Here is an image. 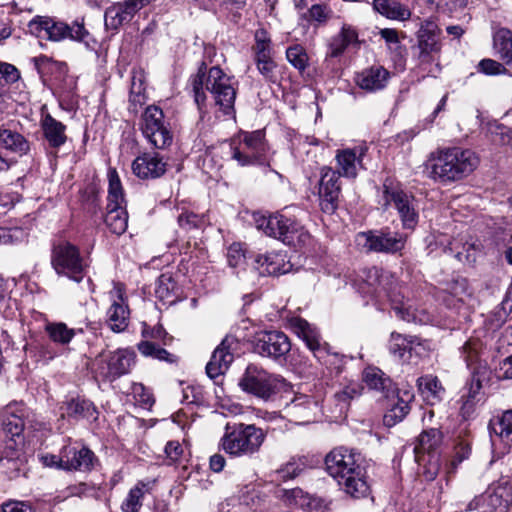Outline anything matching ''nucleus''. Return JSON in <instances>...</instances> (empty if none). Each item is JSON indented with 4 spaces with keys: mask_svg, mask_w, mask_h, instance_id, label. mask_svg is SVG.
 <instances>
[{
    "mask_svg": "<svg viewBox=\"0 0 512 512\" xmlns=\"http://www.w3.org/2000/svg\"><path fill=\"white\" fill-rule=\"evenodd\" d=\"M189 81L194 101L200 109L206 102L207 91L224 115L235 116L234 104L237 91L232 83V77L228 76L219 66L211 67L206 72V65L203 62Z\"/></svg>",
    "mask_w": 512,
    "mask_h": 512,
    "instance_id": "1",
    "label": "nucleus"
},
{
    "mask_svg": "<svg viewBox=\"0 0 512 512\" xmlns=\"http://www.w3.org/2000/svg\"><path fill=\"white\" fill-rule=\"evenodd\" d=\"M326 471L345 492L354 498H363L369 494V485L363 478L362 469L357 464L355 454L345 447H337L325 457Z\"/></svg>",
    "mask_w": 512,
    "mask_h": 512,
    "instance_id": "2",
    "label": "nucleus"
},
{
    "mask_svg": "<svg viewBox=\"0 0 512 512\" xmlns=\"http://www.w3.org/2000/svg\"><path fill=\"white\" fill-rule=\"evenodd\" d=\"M477 165L478 158L474 152L454 147L431 156L425 164V169L430 178L447 183L466 177Z\"/></svg>",
    "mask_w": 512,
    "mask_h": 512,
    "instance_id": "3",
    "label": "nucleus"
},
{
    "mask_svg": "<svg viewBox=\"0 0 512 512\" xmlns=\"http://www.w3.org/2000/svg\"><path fill=\"white\" fill-rule=\"evenodd\" d=\"M27 28L31 35L52 42L70 40L84 43L87 47L91 41L95 43L83 19L69 24L56 17L37 15L28 22Z\"/></svg>",
    "mask_w": 512,
    "mask_h": 512,
    "instance_id": "4",
    "label": "nucleus"
},
{
    "mask_svg": "<svg viewBox=\"0 0 512 512\" xmlns=\"http://www.w3.org/2000/svg\"><path fill=\"white\" fill-rule=\"evenodd\" d=\"M442 30L438 24L425 19L416 32V44L412 47L418 66L428 76L437 77L441 72Z\"/></svg>",
    "mask_w": 512,
    "mask_h": 512,
    "instance_id": "5",
    "label": "nucleus"
},
{
    "mask_svg": "<svg viewBox=\"0 0 512 512\" xmlns=\"http://www.w3.org/2000/svg\"><path fill=\"white\" fill-rule=\"evenodd\" d=\"M265 438L266 432L254 424L228 423L220 448L234 458L252 457L260 451Z\"/></svg>",
    "mask_w": 512,
    "mask_h": 512,
    "instance_id": "6",
    "label": "nucleus"
},
{
    "mask_svg": "<svg viewBox=\"0 0 512 512\" xmlns=\"http://www.w3.org/2000/svg\"><path fill=\"white\" fill-rule=\"evenodd\" d=\"M256 228L271 238L277 239L289 246H296L309 238V233L300 222L283 212L269 214L254 213Z\"/></svg>",
    "mask_w": 512,
    "mask_h": 512,
    "instance_id": "7",
    "label": "nucleus"
},
{
    "mask_svg": "<svg viewBox=\"0 0 512 512\" xmlns=\"http://www.w3.org/2000/svg\"><path fill=\"white\" fill-rule=\"evenodd\" d=\"M268 144L263 130L240 131L230 143L231 159L239 166H266Z\"/></svg>",
    "mask_w": 512,
    "mask_h": 512,
    "instance_id": "8",
    "label": "nucleus"
},
{
    "mask_svg": "<svg viewBox=\"0 0 512 512\" xmlns=\"http://www.w3.org/2000/svg\"><path fill=\"white\" fill-rule=\"evenodd\" d=\"M135 358V352L128 348L101 352L91 362V372L97 380L113 382L130 373L135 364Z\"/></svg>",
    "mask_w": 512,
    "mask_h": 512,
    "instance_id": "9",
    "label": "nucleus"
},
{
    "mask_svg": "<svg viewBox=\"0 0 512 512\" xmlns=\"http://www.w3.org/2000/svg\"><path fill=\"white\" fill-rule=\"evenodd\" d=\"M241 389L262 400L272 399L287 386L286 380L277 374H271L256 364H249L239 380Z\"/></svg>",
    "mask_w": 512,
    "mask_h": 512,
    "instance_id": "10",
    "label": "nucleus"
},
{
    "mask_svg": "<svg viewBox=\"0 0 512 512\" xmlns=\"http://www.w3.org/2000/svg\"><path fill=\"white\" fill-rule=\"evenodd\" d=\"M51 266L59 276H65L76 283H80L86 275L87 265L79 248L66 240L53 242Z\"/></svg>",
    "mask_w": 512,
    "mask_h": 512,
    "instance_id": "11",
    "label": "nucleus"
},
{
    "mask_svg": "<svg viewBox=\"0 0 512 512\" xmlns=\"http://www.w3.org/2000/svg\"><path fill=\"white\" fill-rule=\"evenodd\" d=\"M383 206L397 210L402 226L414 229L419 221V203L415 196L400 187L383 185Z\"/></svg>",
    "mask_w": 512,
    "mask_h": 512,
    "instance_id": "12",
    "label": "nucleus"
},
{
    "mask_svg": "<svg viewBox=\"0 0 512 512\" xmlns=\"http://www.w3.org/2000/svg\"><path fill=\"white\" fill-rule=\"evenodd\" d=\"M406 239L389 229L369 230L356 235V243L367 252L395 254L405 247Z\"/></svg>",
    "mask_w": 512,
    "mask_h": 512,
    "instance_id": "13",
    "label": "nucleus"
},
{
    "mask_svg": "<svg viewBox=\"0 0 512 512\" xmlns=\"http://www.w3.org/2000/svg\"><path fill=\"white\" fill-rule=\"evenodd\" d=\"M317 196L322 212L333 214L339 207L341 197V182L338 172L329 166L320 168V178L317 183Z\"/></svg>",
    "mask_w": 512,
    "mask_h": 512,
    "instance_id": "14",
    "label": "nucleus"
},
{
    "mask_svg": "<svg viewBox=\"0 0 512 512\" xmlns=\"http://www.w3.org/2000/svg\"><path fill=\"white\" fill-rule=\"evenodd\" d=\"M254 350L263 357L282 363L286 361L291 350V342L282 331H265L257 337Z\"/></svg>",
    "mask_w": 512,
    "mask_h": 512,
    "instance_id": "15",
    "label": "nucleus"
},
{
    "mask_svg": "<svg viewBox=\"0 0 512 512\" xmlns=\"http://www.w3.org/2000/svg\"><path fill=\"white\" fill-rule=\"evenodd\" d=\"M429 350V341L416 335L392 332L389 339L390 353L402 360L409 361L412 356L421 357Z\"/></svg>",
    "mask_w": 512,
    "mask_h": 512,
    "instance_id": "16",
    "label": "nucleus"
},
{
    "mask_svg": "<svg viewBox=\"0 0 512 512\" xmlns=\"http://www.w3.org/2000/svg\"><path fill=\"white\" fill-rule=\"evenodd\" d=\"M153 0H125L113 4L105 10V27L118 31L119 28L132 20L134 15Z\"/></svg>",
    "mask_w": 512,
    "mask_h": 512,
    "instance_id": "17",
    "label": "nucleus"
},
{
    "mask_svg": "<svg viewBox=\"0 0 512 512\" xmlns=\"http://www.w3.org/2000/svg\"><path fill=\"white\" fill-rule=\"evenodd\" d=\"M319 410L318 401L306 394H295L284 406L286 415L298 424L314 421Z\"/></svg>",
    "mask_w": 512,
    "mask_h": 512,
    "instance_id": "18",
    "label": "nucleus"
},
{
    "mask_svg": "<svg viewBox=\"0 0 512 512\" xmlns=\"http://www.w3.org/2000/svg\"><path fill=\"white\" fill-rule=\"evenodd\" d=\"M132 171L139 179H157L167 171V162L158 152H144L132 162Z\"/></svg>",
    "mask_w": 512,
    "mask_h": 512,
    "instance_id": "19",
    "label": "nucleus"
},
{
    "mask_svg": "<svg viewBox=\"0 0 512 512\" xmlns=\"http://www.w3.org/2000/svg\"><path fill=\"white\" fill-rule=\"evenodd\" d=\"M65 471H91L98 459L86 446L65 445L61 449Z\"/></svg>",
    "mask_w": 512,
    "mask_h": 512,
    "instance_id": "20",
    "label": "nucleus"
},
{
    "mask_svg": "<svg viewBox=\"0 0 512 512\" xmlns=\"http://www.w3.org/2000/svg\"><path fill=\"white\" fill-rule=\"evenodd\" d=\"M366 152V146L337 150L335 155L337 169L335 172H338L339 177L355 179L358 175V170L363 168L362 162Z\"/></svg>",
    "mask_w": 512,
    "mask_h": 512,
    "instance_id": "21",
    "label": "nucleus"
},
{
    "mask_svg": "<svg viewBox=\"0 0 512 512\" xmlns=\"http://www.w3.org/2000/svg\"><path fill=\"white\" fill-rule=\"evenodd\" d=\"M232 344H234V338L226 336L215 348L206 365V373L209 378L215 379L229 369L234 360V355L231 352Z\"/></svg>",
    "mask_w": 512,
    "mask_h": 512,
    "instance_id": "22",
    "label": "nucleus"
},
{
    "mask_svg": "<svg viewBox=\"0 0 512 512\" xmlns=\"http://www.w3.org/2000/svg\"><path fill=\"white\" fill-rule=\"evenodd\" d=\"M314 357L323 366L322 379L325 380L327 384L337 380L344 372L347 356L332 351L330 345L318 351L317 355Z\"/></svg>",
    "mask_w": 512,
    "mask_h": 512,
    "instance_id": "23",
    "label": "nucleus"
},
{
    "mask_svg": "<svg viewBox=\"0 0 512 512\" xmlns=\"http://www.w3.org/2000/svg\"><path fill=\"white\" fill-rule=\"evenodd\" d=\"M390 73L382 66H372L363 69L355 75V82L359 88L366 92H377L387 86Z\"/></svg>",
    "mask_w": 512,
    "mask_h": 512,
    "instance_id": "24",
    "label": "nucleus"
},
{
    "mask_svg": "<svg viewBox=\"0 0 512 512\" xmlns=\"http://www.w3.org/2000/svg\"><path fill=\"white\" fill-rule=\"evenodd\" d=\"M26 408L22 403L7 405L2 412V429L5 437L23 436Z\"/></svg>",
    "mask_w": 512,
    "mask_h": 512,
    "instance_id": "25",
    "label": "nucleus"
},
{
    "mask_svg": "<svg viewBox=\"0 0 512 512\" xmlns=\"http://www.w3.org/2000/svg\"><path fill=\"white\" fill-rule=\"evenodd\" d=\"M40 128L44 139L51 149L58 150L68 140L66 135V125L56 120L51 114H42Z\"/></svg>",
    "mask_w": 512,
    "mask_h": 512,
    "instance_id": "26",
    "label": "nucleus"
},
{
    "mask_svg": "<svg viewBox=\"0 0 512 512\" xmlns=\"http://www.w3.org/2000/svg\"><path fill=\"white\" fill-rule=\"evenodd\" d=\"M292 265L285 261V255L280 253L257 254L254 258V268L261 276H277L289 272Z\"/></svg>",
    "mask_w": 512,
    "mask_h": 512,
    "instance_id": "27",
    "label": "nucleus"
},
{
    "mask_svg": "<svg viewBox=\"0 0 512 512\" xmlns=\"http://www.w3.org/2000/svg\"><path fill=\"white\" fill-rule=\"evenodd\" d=\"M363 381L369 389L380 393L383 398L394 396L397 388L392 379L377 367L364 370Z\"/></svg>",
    "mask_w": 512,
    "mask_h": 512,
    "instance_id": "28",
    "label": "nucleus"
},
{
    "mask_svg": "<svg viewBox=\"0 0 512 512\" xmlns=\"http://www.w3.org/2000/svg\"><path fill=\"white\" fill-rule=\"evenodd\" d=\"M292 328L296 335L304 341L314 356L317 355L318 351L325 349V347L329 345L326 342H322L321 335L317 328L305 319H294L292 321Z\"/></svg>",
    "mask_w": 512,
    "mask_h": 512,
    "instance_id": "29",
    "label": "nucleus"
},
{
    "mask_svg": "<svg viewBox=\"0 0 512 512\" xmlns=\"http://www.w3.org/2000/svg\"><path fill=\"white\" fill-rule=\"evenodd\" d=\"M62 409L68 418L76 421H96L98 418V410L94 403L85 398H71L63 403Z\"/></svg>",
    "mask_w": 512,
    "mask_h": 512,
    "instance_id": "30",
    "label": "nucleus"
},
{
    "mask_svg": "<svg viewBox=\"0 0 512 512\" xmlns=\"http://www.w3.org/2000/svg\"><path fill=\"white\" fill-rule=\"evenodd\" d=\"M510 504L489 487L479 496H476L467 505L466 510H479L480 512H506Z\"/></svg>",
    "mask_w": 512,
    "mask_h": 512,
    "instance_id": "31",
    "label": "nucleus"
},
{
    "mask_svg": "<svg viewBox=\"0 0 512 512\" xmlns=\"http://www.w3.org/2000/svg\"><path fill=\"white\" fill-rule=\"evenodd\" d=\"M104 221L111 233L118 236L125 233L128 227V213L125 205L107 204Z\"/></svg>",
    "mask_w": 512,
    "mask_h": 512,
    "instance_id": "32",
    "label": "nucleus"
},
{
    "mask_svg": "<svg viewBox=\"0 0 512 512\" xmlns=\"http://www.w3.org/2000/svg\"><path fill=\"white\" fill-rule=\"evenodd\" d=\"M373 9L390 20L406 21L411 17L410 9L397 0H373Z\"/></svg>",
    "mask_w": 512,
    "mask_h": 512,
    "instance_id": "33",
    "label": "nucleus"
},
{
    "mask_svg": "<svg viewBox=\"0 0 512 512\" xmlns=\"http://www.w3.org/2000/svg\"><path fill=\"white\" fill-rule=\"evenodd\" d=\"M0 146L19 156L27 155L30 142L19 132L10 129L0 130Z\"/></svg>",
    "mask_w": 512,
    "mask_h": 512,
    "instance_id": "34",
    "label": "nucleus"
},
{
    "mask_svg": "<svg viewBox=\"0 0 512 512\" xmlns=\"http://www.w3.org/2000/svg\"><path fill=\"white\" fill-rule=\"evenodd\" d=\"M417 384L422 395L431 403L440 402L445 395V388L436 376L426 375L418 378Z\"/></svg>",
    "mask_w": 512,
    "mask_h": 512,
    "instance_id": "35",
    "label": "nucleus"
},
{
    "mask_svg": "<svg viewBox=\"0 0 512 512\" xmlns=\"http://www.w3.org/2000/svg\"><path fill=\"white\" fill-rule=\"evenodd\" d=\"M493 44L499 58L512 68V31L501 28L493 36Z\"/></svg>",
    "mask_w": 512,
    "mask_h": 512,
    "instance_id": "36",
    "label": "nucleus"
},
{
    "mask_svg": "<svg viewBox=\"0 0 512 512\" xmlns=\"http://www.w3.org/2000/svg\"><path fill=\"white\" fill-rule=\"evenodd\" d=\"M357 38L358 35L354 29L344 26L339 34L332 37L327 55L332 58L341 56L350 44L357 41Z\"/></svg>",
    "mask_w": 512,
    "mask_h": 512,
    "instance_id": "37",
    "label": "nucleus"
},
{
    "mask_svg": "<svg viewBox=\"0 0 512 512\" xmlns=\"http://www.w3.org/2000/svg\"><path fill=\"white\" fill-rule=\"evenodd\" d=\"M45 331L52 342L65 346L72 341L78 332L82 333L83 329L69 328L64 322H52L46 324Z\"/></svg>",
    "mask_w": 512,
    "mask_h": 512,
    "instance_id": "38",
    "label": "nucleus"
},
{
    "mask_svg": "<svg viewBox=\"0 0 512 512\" xmlns=\"http://www.w3.org/2000/svg\"><path fill=\"white\" fill-rule=\"evenodd\" d=\"M121 302L115 301L107 311L108 324L112 331L122 332L128 327V307L123 304V298L120 295Z\"/></svg>",
    "mask_w": 512,
    "mask_h": 512,
    "instance_id": "39",
    "label": "nucleus"
},
{
    "mask_svg": "<svg viewBox=\"0 0 512 512\" xmlns=\"http://www.w3.org/2000/svg\"><path fill=\"white\" fill-rule=\"evenodd\" d=\"M363 387L354 381L348 382L341 390L335 392L334 400L339 414L346 413L351 400L361 395Z\"/></svg>",
    "mask_w": 512,
    "mask_h": 512,
    "instance_id": "40",
    "label": "nucleus"
},
{
    "mask_svg": "<svg viewBox=\"0 0 512 512\" xmlns=\"http://www.w3.org/2000/svg\"><path fill=\"white\" fill-rule=\"evenodd\" d=\"M462 357L467 364V367L471 371V375H474V370L480 369V375L487 374V364L481 362L478 353V344L476 342L468 341L462 347Z\"/></svg>",
    "mask_w": 512,
    "mask_h": 512,
    "instance_id": "41",
    "label": "nucleus"
},
{
    "mask_svg": "<svg viewBox=\"0 0 512 512\" xmlns=\"http://www.w3.org/2000/svg\"><path fill=\"white\" fill-rule=\"evenodd\" d=\"M146 491L147 485L141 481L131 488L121 504L122 512H139Z\"/></svg>",
    "mask_w": 512,
    "mask_h": 512,
    "instance_id": "42",
    "label": "nucleus"
},
{
    "mask_svg": "<svg viewBox=\"0 0 512 512\" xmlns=\"http://www.w3.org/2000/svg\"><path fill=\"white\" fill-rule=\"evenodd\" d=\"M24 436L20 437H6L4 447L0 451V461L6 459L7 461H20L22 462L23 456Z\"/></svg>",
    "mask_w": 512,
    "mask_h": 512,
    "instance_id": "43",
    "label": "nucleus"
},
{
    "mask_svg": "<svg viewBox=\"0 0 512 512\" xmlns=\"http://www.w3.org/2000/svg\"><path fill=\"white\" fill-rule=\"evenodd\" d=\"M143 135L149 143L157 149H165L170 146L173 141V134L168 125L159 127V129L144 131Z\"/></svg>",
    "mask_w": 512,
    "mask_h": 512,
    "instance_id": "44",
    "label": "nucleus"
},
{
    "mask_svg": "<svg viewBox=\"0 0 512 512\" xmlns=\"http://www.w3.org/2000/svg\"><path fill=\"white\" fill-rule=\"evenodd\" d=\"M493 432L507 445L512 444V410L505 411L502 416L491 424Z\"/></svg>",
    "mask_w": 512,
    "mask_h": 512,
    "instance_id": "45",
    "label": "nucleus"
},
{
    "mask_svg": "<svg viewBox=\"0 0 512 512\" xmlns=\"http://www.w3.org/2000/svg\"><path fill=\"white\" fill-rule=\"evenodd\" d=\"M176 282L170 275L162 274L157 280L155 294L161 301L173 303L176 297Z\"/></svg>",
    "mask_w": 512,
    "mask_h": 512,
    "instance_id": "46",
    "label": "nucleus"
},
{
    "mask_svg": "<svg viewBox=\"0 0 512 512\" xmlns=\"http://www.w3.org/2000/svg\"><path fill=\"white\" fill-rule=\"evenodd\" d=\"M409 411L410 405L408 401L397 398L396 403L384 415L383 422L386 426L392 427L401 422Z\"/></svg>",
    "mask_w": 512,
    "mask_h": 512,
    "instance_id": "47",
    "label": "nucleus"
},
{
    "mask_svg": "<svg viewBox=\"0 0 512 512\" xmlns=\"http://www.w3.org/2000/svg\"><path fill=\"white\" fill-rule=\"evenodd\" d=\"M162 126H166L162 109L155 105L148 106L143 115L142 132Z\"/></svg>",
    "mask_w": 512,
    "mask_h": 512,
    "instance_id": "48",
    "label": "nucleus"
},
{
    "mask_svg": "<svg viewBox=\"0 0 512 512\" xmlns=\"http://www.w3.org/2000/svg\"><path fill=\"white\" fill-rule=\"evenodd\" d=\"M145 88L143 86V79L141 74L134 73L131 79V90H130V109L133 112H137V107L142 106L145 103Z\"/></svg>",
    "mask_w": 512,
    "mask_h": 512,
    "instance_id": "49",
    "label": "nucleus"
},
{
    "mask_svg": "<svg viewBox=\"0 0 512 512\" xmlns=\"http://www.w3.org/2000/svg\"><path fill=\"white\" fill-rule=\"evenodd\" d=\"M109 187L107 204H119L124 205L125 199L120 178L115 170H110L108 173Z\"/></svg>",
    "mask_w": 512,
    "mask_h": 512,
    "instance_id": "50",
    "label": "nucleus"
},
{
    "mask_svg": "<svg viewBox=\"0 0 512 512\" xmlns=\"http://www.w3.org/2000/svg\"><path fill=\"white\" fill-rule=\"evenodd\" d=\"M287 61L299 72H303L307 66L309 57L301 45H293L286 50Z\"/></svg>",
    "mask_w": 512,
    "mask_h": 512,
    "instance_id": "51",
    "label": "nucleus"
},
{
    "mask_svg": "<svg viewBox=\"0 0 512 512\" xmlns=\"http://www.w3.org/2000/svg\"><path fill=\"white\" fill-rule=\"evenodd\" d=\"M141 334L145 340H157L160 341L163 345H169L173 340V337L167 333L161 324H157L151 327L144 322L142 324Z\"/></svg>",
    "mask_w": 512,
    "mask_h": 512,
    "instance_id": "52",
    "label": "nucleus"
},
{
    "mask_svg": "<svg viewBox=\"0 0 512 512\" xmlns=\"http://www.w3.org/2000/svg\"><path fill=\"white\" fill-rule=\"evenodd\" d=\"M474 375L471 378L470 384L466 387L467 392L461 396V399H465L467 401H471L474 403H479L482 400L481 388H482V379L486 375H480V369L474 370Z\"/></svg>",
    "mask_w": 512,
    "mask_h": 512,
    "instance_id": "53",
    "label": "nucleus"
},
{
    "mask_svg": "<svg viewBox=\"0 0 512 512\" xmlns=\"http://www.w3.org/2000/svg\"><path fill=\"white\" fill-rule=\"evenodd\" d=\"M440 441L439 432L435 429L422 432L418 437V443L415 446L416 452H430L434 450Z\"/></svg>",
    "mask_w": 512,
    "mask_h": 512,
    "instance_id": "54",
    "label": "nucleus"
},
{
    "mask_svg": "<svg viewBox=\"0 0 512 512\" xmlns=\"http://www.w3.org/2000/svg\"><path fill=\"white\" fill-rule=\"evenodd\" d=\"M305 468V463L302 462L300 459H294L292 458L290 461H288L285 465H283L281 468H279L276 473L278 476V479L287 481L294 479L298 475L302 473V471Z\"/></svg>",
    "mask_w": 512,
    "mask_h": 512,
    "instance_id": "55",
    "label": "nucleus"
},
{
    "mask_svg": "<svg viewBox=\"0 0 512 512\" xmlns=\"http://www.w3.org/2000/svg\"><path fill=\"white\" fill-rule=\"evenodd\" d=\"M489 488L506 500L508 504L512 503V475L501 476L496 482L492 483Z\"/></svg>",
    "mask_w": 512,
    "mask_h": 512,
    "instance_id": "56",
    "label": "nucleus"
},
{
    "mask_svg": "<svg viewBox=\"0 0 512 512\" xmlns=\"http://www.w3.org/2000/svg\"><path fill=\"white\" fill-rule=\"evenodd\" d=\"M177 220L179 226L187 231L199 229L205 222L204 216L190 211H183L179 214Z\"/></svg>",
    "mask_w": 512,
    "mask_h": 512,
    "instance_id": "57",
    "label": "nucleus"
},
{
    "mask_svg": "<svg viewBox=\"0 0 512 512\" xmlns=\"http://www.w3.org/2000/svg\"><path fill=\"white\" fill-rule=\"evenodd\" d=\"M471 454V442L468 439H458L454 446V455L452 466L456 468L464 460L468 459Z\"/></svg>",
    "mask_w": 512,
    "mask_h": 512,
    "instance_id": "58",
    "label": "nucleus"
},
{
    "mask_svg": "<svg viewBox=\"0 0 512 512\" xmlns=\"http://www.w3.org/2000/svg\"><path fill=\"white\" fill-rule=\"evenodd\" d=\"M20 75L15 66L0 62V92H4L6 85L14 83Z\"/></svg>",
    "mask_w": 512,
    "mask_h": 512,
    "instance_id": "59",
    "label": "nucleus"
},
{
    "mask_svg": "<svg viewBox=\"0 0 512 512\" xmlns=\"http://www.w3.org/2000/svg\"><path fill=\"white\" fill-rule=\"evenodd\" d=\"M392 309L395 312V315L403 321H406L408 323H416L418 321H421V319L417 315V310L413 309L411 306H407L403 302L399 304L394 303Z\"/></svg>",
    "mask_w": 512,
    "mask_h": 512,
    "instance_id": "60",
    "label": "nucleus"
},
{
    "mask_svg": "<svg viewBox=\"0 0 512 512\" xmlns=\"http://www.w3.org/2000/svg\"><path fill=\"white\" fill-rule=\"evenodd\" d=\"M255 44L252 47L253 52L272 51V42L269 33L264 28L255 31Z\"/></svg>",
    "mask_w": 512,
    "mask_h": 512,
    "instance_id": "61",
    "label": "nucleus"
},
{
    "mask_svg": "<svg viewBox=\"0 0 512 512\" xmlns=\"http://www.w3.org/2000/svg\"><path fill=\"white\" fill-rule=\"evenodd\" d=\"M227 260L230 267H238L245 261V254L240 243H233L228 248Z\"/></svg>",
    "mask_w": 512,
    "mask_h": 512,
    "instance_id": "62",
    "label": "nucleus"
},
{
    "mask_svg": "<svg viewBox=\"0 0 512 512\" xmlns=\"http://www.w3.org/2000/svg\"><path fill=\"white\" fill-rule=\"evenodd\" d=\"M479 70L487 75H499L506 72V68L500 62L493 59H483L479 62Z\"/></svg>",
    "mask_w": 512,
    "mask_h": 512,
    "instance_id": "63",
    "label": "nucleus"
},
{
    "mask_svg": "<svg viewBox=\"0 0 512 512\" xmlns=\"http://www.w3.org/2000/svg\"><path fill=\"white\" fill-rule=\"evenodd\" d=\"M2 512H35V508L29 502L9 501L2 504Z\"/></svg>",
    "mask_w": 512,
    "mask_h": 512,
    "instance_id": "64",
    "label": "nucleus"
}]
</instances>
